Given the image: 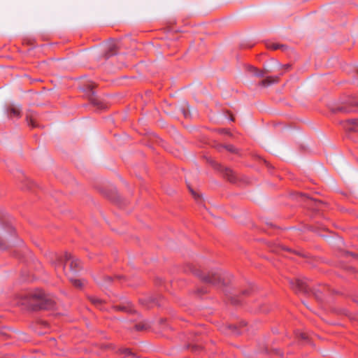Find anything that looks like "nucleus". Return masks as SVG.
Wrapping results in <instances>:
<instances>
[{"label":"nucleus","instance_id":"obj_1","mask_svg":"<svg viewBox=\"0 0 358 358\" xmlns=\"http://www.w3.org/2000/svg\"><path fill=\"white\" fill-rule=\"evenodd\" d=\"M22 306L30 310H50L55 308V301L42 290H36L24 294L20 299Z\"/></svg>","mask_w":358,"mask_h":358},{"label":"nucleus","instance_id":"obj_2","mask_svg":"<svg viewBox=\"0 0 358 358\" xmlns=\"http://www.w3.org/2000/svg\"><path fill=\"white\" fill-rule=\"evenodd\" d=\"M184 271L187 273H192L207 285L221 287L226 285L222 273L220 270H213L206 273L191 264H187Z\"/></svg>","mask_w":358,"mask_h":358},{"label":"nucleus","instance_id":"obj_3","mask_svg":"<svg viewBox=\"0 0 358 358\" xmlns=\"http://www.w3.org/2000/svg\"><path fill=\"white\" fill-rule=\"evenodd\" d=\"M96 87L94 83L85 84L82 87L83 92L88 96L89 101L94 106L99 109L105 108L104 103L95 94L94 88Z\"/></svg>","mask_w":358,"mask_h":358},{"label":"nucleus","instance_id":"obj_4","mask_svg":"<svg viewBox=\"0 0 358 358\" xmlns=\"http://www.w3.org/2000/svg\"><path fill=\"white\" fill-rule=\"evenodd\" d=\"M289 284L291 288L297 294L302 293L305 294H310L313 292L310 285L308 284L306 279H290L289 280Z\"/></svg>","mask_w":358,"mask_h":358},{"label":"nucleus","instance_id":"obj_5","mask_svg":"<svg viewBox=\"0 0 358 358\" xmlns=\"http://www.w3.org/2000/svg\"><path fill=\"white\" fill-rule=\"evenodd\" d=\"M166 300L161 294L145 296L139 299V303L145 308L149 309L154 306L162 307Z\"/></svg>","mask_w":358,"mask_h":358},{"label":"nucleus","instance_id":"obj_6","mask_svg":"<svg viewBox=\"0 0 358 358\" xmlns=\"http://www.w3.org/2000/svg\"><path fill=\"white\" fill-rule=\"evenodd\" d=\"M212 165L217 171H220L222 176L227 180L229 182L233 184H237L239 181V178L236 173L228 167H224L220 164H218L215 162H211Z\"/></svg>","mask_w":358,"mask_h":358},{"label":"nucleus","instance_id":"obj_7","mask_svg":"<svg viewBox=\"0 0 358 358\" xmlns=\"http://www.w3.org/2000/svg\"><path fill=\"white\" fill-rule=\"evenodd\" d=\"M358 110V103L353 101L348 104H344L332 107L331 111L333 113H350L357 112Z\"/></svg>","mask_w":358,"mask_h":358},{"label":"nucleus","instance_id":"obj_8","mask_svg":"<svg viewBox=\"0 0 358 358\" xmlns=\"http://www.w3.org/2000/svg\"><path fill=\"white\" fill-rule=\"evenodd\" d=\"M65 259L70 262L69 271L72 273H77L82 268V264L80 259L73 257L71 253L65 252Z\"/></svg>","mask_w":358,"mask_h":358},{"label":"nucleus","instance_id":"obj_9","mask_svg":"<svg viewBox=\"0 0 358 358\" xmlns=\"http://www.w3.org/2000/svg\"><path fill=\"white\" fill-rule=\"evenodd\" d=\"M113 308L116 311L124 312L129 314H135L137 315L138 318L141 317V315L135 310L133 304L130 301H126L121 304L113 306Z\"/></svg>","mask_w":358,"mask_h":358},{"label":"nucleus","instance_id":"obj_10","mask_svg":"<svg viewBox=\"0 0 358 358\" xmlns=\"http://www.w3.org/2000/svg\"><path fill=\"white\" fill-rule=\"evenodd\" d=\"M253 292L252 288L245 289L241 292V293L238 295L234 294L233 296H229V300L230 302L235 306L241 305L243 297L250 296Z\"/></svg>","mask_w":358,"mask_h":358},{"label":"nucleus","instance_id":"obj_11","mask_svg":"<svg viewBox=\"0 0 358 358\" xmlns=\"http://www.w3.org/2000/svg\"><path fill=\"white\" fill-rule=\"evenodd\" d=\"M67 261L65 259V255L64 256L58 254H54L51 259V264L55 268L61 267L62 270L66 273V263Z\"/></svg>","mask_w":358,"mask_h":358},{"label":"nucleus","instance_id":"obj_12","mask_svg":"<svg viewBox=\"0 0 358 358\" xmlns=\"http://www.w3.org/2000/svg\"><path fill=\"white\" fill-rule=\"evenodd\" d=\"M343 128L348 131L358 132V119H348L341 122Z\"/></svg>","mask_w":358,"mask_h":358},{"label":"nucleus","instance_id":"obj_13","mask_svg":"<svg viewBox=\"0 0 358 358\" xmlns=\"http://www.w3.org/2000/svg\"><path fill=\"white\" fill-rule=\"evenodd\" d=\"M6 114L8 117L11 119L13 117H21V109L13 104L8 105L6 107Z\"/></svg>","mask_w":358,"mask_h":358},{"label":"nucleus","instance_id":"obj_14","mask_svg":"<svg viewBox=\"0 0 358 358\" xmlns=\"http://www.w3.org/2000/svg\"><path fill=\"white\" fill-rule=\"evenodd\" d=\"M119 50V47L117 44L115 42H112L108 45L107 50L104 53V57L106 59H109L112 56H114L117 54Z\"/></svg>","mask_w":358,"mask_h":358},{"label":"nucleus","instance_id":"obj_15","mask_svg":"<svg viewBox=\"0 0 358 358\" xmlns=\"http://www.w3.org/2000/svg\"><path fill=\"white\" fill-rule=\"evenodd\" d=\"M117 354L122 358H138V357L134 352H133L130 348H120L117 351Z\"/></svg>","mask_w":358,"mask_h":358},{"label":"nucleus","instance_id":"obj_16","mask_svg":"<svg viewBox=\"0 0 358 358\" xmlns=\"http://www.w3.org/2000/svg\"><path fill=\"white\" fill-rule=\"evenodd\" d=\"M247 323L244 321L239 322L238 325L237 324H229L227 328L231 331V333L234 335H239L242 334L243 331L241 328L246 327Z\"/></svg>","mask_w":358,"mask_h":358},{"label":"nucleus","instance_id":"obj_17","mask_svg":"<svg viewBox=\"0 0 358 358\" xmlns=\"http://www.w3.org/2000/svg\"><path fill=\"white\" fill-rule=\"evenodd\" d=\"M26 121L27 124L31 128L39 127V124L36 121L35 113L31 110H28L26 113Z\"/></svg>","mask_w":358,"mask_h":358},{"label":"nucleus","instance_id":"obj_18","mask_svg":"<svg viewBox=\"0 0 358 358\" xmlns=\"http://www.w3.org/2000/svg\"><path fill=\"white\" fill-rule=\"evenodd\" d=\"M247 71L251 74L259 78H264L265 75L268 73V71L259 70L257 67L251 65L247 66Z\"/></svg>","mask_w":358,"mask_h":358},{"label":"nucleus","instance_id":"obj_19","mask_svg":"<svg viewBox=\"0 0 358 358\" xmlns=\"http://www.w3.org/2000/svg\"><path fill=\"white\" fill-rule=\"evenodd\" d=\"M197 335L195 336V338H192V342L196 343H188L186 346L187 349L191 350L194 352H200L203 349L201 344L199 343V339L197 338Z\"/></svg>","mask_w":358,"mask_h":358},{"label":"nucleus","instance_id":"obj_20","mask_svg":"<svg viewBox=\"0 0 358 358\" xmlns=\"http://www.w3.org/2000/svg\"><path fill=\"white\" fill-rule=\"evenodd\" d=\"M278 80H279L278 76H275V77L268 76L265 79L260 81L259 85L263 87H268L272 84L278 83Z\"/></svg>","mask_w":358,"mask_h":358},{"label":"nucleus","instance_id":"obj_21","mask_svg":"<svg viewBox=\"0 0 358 358\" xmlns=\"http://www.w3.org/2000/svg\"><path fill=\"white\" fill-rule=\"evenodd\" d=\"M150 328V324L145 320L141 321V322L136 324L134 326V329L138 331H145Z\"/></svg>","mask_w":358,"mask_h":358},{"label":"nucleus","instance_id":"obj_22","mask_svg":"<svg viewBox=\"0 0 358 358\" xmlns=\"http://www.w3.org/2000/svg\"><path fill=\"white\" fill-rule=\"evenodd\" d=\"M267 48L268 49L276 50H281L282 51H285L287 50L288 47L286 45L284 44H278L272 43L267 45Z\"/></svg>","mask_w":358,"mask_h":358},{"label":"nucleus","instance_id":"obj_23","mask_svg":"<svg viewBox=\"0 0 358 358\" xmlns=\"http://www.w3.org/2000/svg\"><path fill=\"white\" fill-rule=\"evenodd\" d=\"M88 299L92 304H94L96 307H97L100 310H102L103 301L101 299H100L96 296H90L88 297Z\"/></svg>","mask_w":358,"mask_h":358},{"label":"nucleus","instance_id":"obj_24","mask_svg":"<svg viewBox=\"0 0 358 358\" xmlns=\"http://www.w3.org/2000/svg\"><path fill=\"white\" fill-rule=\"evenodd\" d=\"M222 148L226 149L227 151L231 152V153H236L237 149L232 145H222Z\"/></svg>","mask_w":358,"mask_h":358},{"label":"nucleus","instance_id":"obj_25","mask_svg":"<svg viewBox=\"0 0 358 358\" xmlns=\"http://www.w3.org/2000/svg\"><path fill=\"white\" fill-rule=\"evenodd\" d=\"M208 292V286H203V287H201L200 288H198L196 289V293L198 294H206L207 292Z\"/></svg>","mask_w":358,"mask_h":358},{"label":"nucleus","instance_id":"obj_26","mask_svg":"<svg viewBox=\"0 0 358 358\" xmlns=\"http://www.w3.org/2000/svg\"><path fill=\"white\" fill-rule=\"evenodd\" d=\"M70 280L71 281L74 287L77 288H81L83 287V283L80 280L70 279Z\"/></svg>","mask_w":358,"mask_h":358},{"label":"nucleus","instance_id":"obj_27","mask_svg":"<svg viewBox=\"0 0 358 358\" xmlns=\"http://www.w3.org/2000/svg\"><path fill=\"white\" fill-rule=\"evenodd\" d=\"M8 243H6V241L3 240L0 237V250H6L8 248Z\"/></svg>","mask_w":358,"mask_h":358},{"label":"nucleus","instance_id":"obj_28","mask_svg":"<svg viewBox=\"0 0 358 358\" xmlns=\"http://www.w3.org/2000/svg\"><path fill=\"white\" fill-rule=\"evenodd\" d=\"M188 188L192 194L193 195V196L194 197V199L196 201H198L200 199V196L195 191H194L189 186H188Z\"/></svg>","mask_w":358,"mask_h":358},{"label":"nucleus","instance_id":"obj_29","mask_svg":"<svg viewBox=\"0 0 358 358\" xmlns=\"http://www.w3.org/2000/svg\"><path fill=\"white\" fill-rule=\"evenodd\" d=\"M310 200L311 202L313 203L315 208H320V205L322 203L320 201H317L316 199L312 200L310 199Z\"/></svg>","mask_w":358,"mask_h":358},{"label":"nucleus","instance_id":"obj_30","mask_svg":"<svg viewBox=\"0 0 358 358\" xmlns=\"http://www.w3.org/2000/svg\"><path fill=\"white\" fill-rule=\"evenodd\" d=\"M6 229H8V231L10 234L14 233L15 229H14V228L13 227V226H12L10 223H7V224H6Z\"/></svg>","mask_w":358,"mask_h":358},{"label":"nucleus","instance_id":"obj_31","mask_svg":"<svg viewBox=\"0 0 358 358\" xmlns=\"http://www.w3.org/2000/svg\"><path fill=\"white\" fill-rule=\"evenodd\" d=\"M298 337L303 341H306L308 339V336L305 333H299Z\"/></svg>","mask_w":358,"mask_h":358},{"label":"nucleus","instance_id":"obj_32","mask_svg":"<svg viewBox=\"0 0 358 358\" xmlns=\"http://www.w3.org/2000/svg\"><path fill=\"white\" fill-rule=\"evenodd\" d=\"M274 352L278 356L283 357V353L281 352L280 349H275Z\"/></svg>","mask_w":358,"mask_h":358},{"label":"nucleus","instance_id":"obj_33","mask_svg":"<svg viewBox=\"0 0 358 358\" xmlns=\"http://www.w3.org/2000/svg\"><path fill=\"white\" fill-rule=\"evenodd\" d=\"M345 254H346V256H352L353 257H358V255L355 254L352 252H346Z\"/></svg>","mask_w":358,"mask_h":358},{"label":"nucleus","instance_id":"obj_34","mask_svg":"<svg viewBox=\"0 0 358 358\" xmlns=\"http://www.w3.org/2000/svg\"><path fill=\"white\" fill-rule=\"evenodd\" d=\"M313 294L317 300L321 301L322 299L320 292V293H313Z\"/></svg>","mask_w":358,"mask_h":358},{"label":"nucleus","instance_id":"obj_35","mask_svg":"<svg viewBox=\"0 0 358 358\" xmlns=\"http://www.w3.org/2000/svg\"><path fill=\"white\" fill-rule=\"evenodd\" d=\"M106 280H107V282H110L113 281V278L110 276H106Z\"/></svg>","mask_w":358,"mask_h":358},{"label":"nucleus","instance_id":"obj_36","mask_svg":"<svg viewBox=\"0 0 358 358\" xmlns=\"http://www.w3.org/2000/svg\"><path fill=\"white\" fill-rule=\"evenodd\" d=\"M124 277L123 275H115V278L117 280H121L122 278H124Z\"/></svg>","mask_w":358,"mask_h":358},{"label":"nucleus","instance_id":"obj_37","mask_svg":"<svg viewBox=\"0 0 358 358\" xmlns=\"http://www.w3.org/2000/svg\"><path fill=\"white\" fill-rule=\"evenodd\" d=\"M291 67V65L290 64H286L284 66V68L286 69V70H288L289 68Z\"/></svg>","mask_w":358,"mask_h":358},{"label":"nucleus","instance_id":"obj_38","mask_svg":"<svg viewBox=\"0 0 358 358\" xmlns=\"http://www.w3.org/2000/svg\"><path fill=\"white\" fill-rule=\"evenodd\" d=\"M3 214H2V213H1V212H0V221H2V222H3Z\"/></svg>","mask_w":358,"mask_h":358},{"label":"nucleus","instance_id":"obj_39","mask_svg":"<svg viewBox=\"0 0 358 358\" xmlns=\"http://www.w3.org/2000/svg\"><path fill=\"white\" fill-rule=\"evenodd\" d=\"M182 113H183V114H184V116H185V117H187V112L185 111V109H182Z\"/></svg>","mask_w":358,"mask_h":358},{"label":"nucleus","instance_id":"obj_40","mask_svg":"<svg viewBox=\"0 0 358 358\" xmlns=\"http://www.w3.org/2000/svg\"><path fill=\"white\" fill-rule=\"evenodd\" d=\"M296 254H297V255H301V256H303V257H306L305 255H302V254H301V252H296Z\"/></svg>","mask_w":358,"mask_h":358},{"label":"nucleus","instance_id":"obj_41","mask_svg":"<svg viewBox=\"0 0 358 358\" xmlns=\"http://www.w3.org/2000/svg\"><path fill=\"white\" fill-rule=\"evenodd\" d=\"M0 334H1V335H3V336H6V334L4 332H3L2 331H0Z\"/></svg>","mask_w":358,"mask_h":358},{"label":"nucleus","instance_id":"obj_42","mask_svg":"<svg viewBox=\"0 0 358 358\" xmlns=\"http://www.w3.org/2000/svg\"><path fill=\"white\" fill-rule=\"evenodd\" d=\"M166 321L165 319H161V323H164Z\"/></svg>","mask_w":358,"mask_h":358},{"label":"nucleus","instance_id":"obj_43","mask_svg":"<svg viewBox=\"0 0 358 358\" xmlns=\"http://www.w3.org/2000/svg\"><path fill=\"white\" fill-rule=\"evenodd\" d=\"M230 120H231V121H234V118L233 117H231Z\"/></svg>","mask_w":358,"mask_h":358},{"label":"nucleus","instance_id":"obj_44","mask_svg":"<svg viewBox=\"0 0 358 358\" xmlns=\"http://www.w3.org/2000/svg\"><path fill=\"white\" fill-rule=\"evenodd\" d=\"M31 187V185L27 187L28 189H30Z\"/></svg>","mask_w":358,"mask_h":358},{"label":"nucleus","instance_id":"obj_45","mask_svg":"<svg viewBox=\"0 0 358 358\" xmlns=\"http://www.w3.org/2000/svg\"><path fill=\"white\" fill-rule=\"evenodd\" d=\"M357 71H358V69H357Z\"/></svg>","mask_w":358,"mask_h":358}]
</instances>
